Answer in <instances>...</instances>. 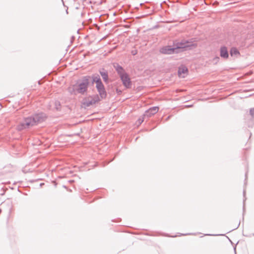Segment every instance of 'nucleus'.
Masks as SVG:
<instances>
[{"label": "nucleus", "mask_w": 254, "mask_h": 254, "mask_svg": "<svg viewBox=\"0 0 254 254\" xmlns=\"http://www.w3.org/2000/svg\"><path fill=\"white\" fill-rule=\"evenodd\" d=\"M220 56L224 59L228 58L229 55L226 47H223L220 49Z\"/></svg>", "instance_id": "nucleus-9"}, {"label": "nucleus", "mask_w": 254, "mask_h": 254, "mask_svg": "<svg viewBox=\"0 0 254 254\" xmlns=\"http://www.w3.org/2000/svg\"><path fill=\"white\" fill-rule=\"evenodd\" d=\"M250 112L251 115L252 116H254V108L251 109Z\"/></svg>", "instance_id": "nucleus-13"}, {"label": "nucleus", "mask_w": 254, "mask_h": 254, "mask_svg": "<svg viewBox=\"0 0 254 254\" xmlns=\"http://www.w3.org/2000/svg\"><path fill=\"white\" fill-rule=\"evenodd\" d=\"M99 101H100L99 96L98 95H94L84 99L82 101V104L85 107H87L95 104Z\"/></svg>", "instance_id": "nucleus-5"}, {"label": "nucleus", "mask_w": 254, "mask_h": 254, "mask_svg": "<svg viewBox=\"0 0 254 254\" xmlns=\"http://www.w3.org/2000/svg\"><path fill=\"white\" fill-rule=\"evenodd\" d=\"M188 68L184 66L180 67L178 70L179 76L181 77H185V75L187 73Z\"/></svg>", "instance_id": "nucleus-8"}, {"label": "nucleus", "mask_w": 254, "mask_h": 254, "mask_svg": "<svg viewBox=\"0 0 254 254\" xmlns=\"http://www.w3.org/2000/svg\"><path fill=\"white\" fill-rule=\"evenodd\" d=\"M139 123L140 124L141 122H143V120H141V121L140 120H139Z\"/></svg>", "instance_id": "nucleus-14"}, {"label": "nucleus", "mask_w": 254, "mask_h": 254, "mask_svg": "<svg viewBox=\"0 0 254 254\" xmlns=\"http://www.w3.org/2000/svg\"><path fill=\"white\" fill-rule=\"evenodd\" d=\"M159 111V108L158 107H153L150 108L149 110L145 112V116H151L155 114Z\"/></svg>", "instance_id": "nucleus-7"}, {"label": "nucleus", "mask_w": 254, "mask_h": 254, "mask_svg": "<svg viewBox=\"0 0 254 254\" xmlns=\"http://www.w3.org/2000/svg\"><path fill=\"white\" fill-rule=\"evenodd\" d=\"M196 46V44L193 42L183 40L180 42H177L174 43L173 48L171 46H165L160 49V52L164 54H172L179 52V50L185 48L191 49Z\"/></svg>", "instance_id": "nucleus-1"}, {"label": "nucleus", "mask_w": 254, "mask_h": 254, "mask_svg": "<svg viewBox=\"0 0 254 254\" xmlns=\"http://www.w3.org/2000/svg\"><path fill=\"white\" fill-rule=\"evenodd\" d=\"M100 73L104 81L107 83L108 81V73L106 71H100Z\"/></svg>", "instance_id": "nucleus-12"}, {"label": "nucleus", "mask_w": 254, "mask_h": 254, "mask_svg": "<svg viewBox=\"0 0 254 254\" xmlns=\"http://www.w3.org/2000/svg\"><path fill=\"white\" fill-rule=\"evenodd\" d=\"M114 67L115 68L116 71H117L118 73L120 75V77H121V76H122V75H123L125 74L126 73H127L125 71L124 68L119 64L114 65Z\"/></svg>", "instance_id": "nucleus-10"}, {"label": "nucleus", "mask_w": 254, "mask_h": 254, "mask_svg": "<svg viewBox=\"0 0 254 254\" xmlns=\"http://www.w3.org/2000/svg\"><path fill=\"white\" fill-rule=\"evenodd\" d=\"M239 52L235 48H232L230 51V55L232 57H237L239 55Z\"/></svg>", "instance_id": "nucleus-11"}, {"label": "nucleus", "mask_w": 254, "mask_h": 254, "mask_svg": "<svg viewBox=\"0 0 254 254\" xmlns=\"http://www.w3.org/2000/svg\"><path fill=\"white\" fill-rule=\"evenodd\" d=\"M135 54H136V53H135V52H133V55H135Z\"/></svg>", "instance_id": "nucleus-15"}, {"label": "nucleus", "mask_w": 254, "mask_h": 254, "mask_svg": "<svg viewBox=\"0 0 254 254\" xmlns=\"http://www.w3.org/2000/svg\"><path fill=\"white\" fill-rule=\"evenodd\" d=\"M120 78L124 86H125L127 88H129L131 87V82L130 79L127 73L122 75Z\"/></svg>", "instance_id": "nucleus-6"}, {"label": "nucleus", "mask_w": 254, "mask_h": 254, "mask_svg": "<svg viewBox=\"0 0 254 254\" xmlns=\"http://www.w3.org/2000/svg\"><path fill=\"white\" fill-rule=\"evenodd\" d=\"M135 54H136V53H135V52H133V55H135Z\"/></svg>", "instance_id": "nucleus-16"}, {"label": "nucleus", "mask_w": 254, "mask_h": 254, "mask_svg": "<svg viewBox=\"0 0 254 254\" xmlns=\"http://www.w3.org/2000/svg\"><path fill=\"white\" fill-rule=\"evenodd\" d=\"M89 82L87 77L78 80L75 84L68 87L69 92L72 94H83L87 90Z\"/></svg>", "instance_id": "nucleus-3"}, {"label": "nucleus", "mask_w": 254, "mask_h": 254, "mask_svg": "<svg viewBox=\"0 0 254 254\" xmlns=\"http://www.w3.org/2000/svg\"><path fill=\"white\" fill-rule=\"evenodd\" d=\"M1 212V210L0 209V213Z\"/></svg>", "instance_id": "nucleus-17"}, {"label": "nucleus", "mask_w": 254, "mask_h": 254, "mask_svg": "<svg viewBox=\"0 0 254 254\" xmlns=\"http://www.w3.org/2000/svg\"><path fill=\"white\" fill-rule=\"evenodd\" d=\"M45 119L46 116L44 114L40 113L36 114L32 117H28L25 119L23 122L17 126V128L19 130H21L41 123L43 122Z\"/></svg>", "instance_id": "nucleus-2"}, {"label": "nucleus", "mask_w": 254, "mask_h": 254, "mask_svg": "<svg viewBox=\"0 0 254 254\" xmlns=\"http://www.w3.org/2000/svg\"><path fill=\"white\" fill-rule=\"evenodd\" d=\"M93 82L96 83V88L99 92L101 98H104L106 96V92L104 86L102 83L99 75L93 76Z\"/></svg>", "instance_id": "nucleus-4"}]
</instances>
